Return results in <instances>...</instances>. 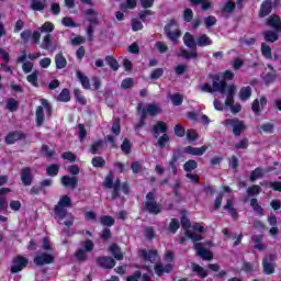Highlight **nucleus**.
Returning a JSON list of instances; mask_svg holds the SVG:
<instances>
[{"mask_svg":"<svg viewBox=\"0 0 281 281\" xmlns=\"http://www.w3.org/2000/svg\"><path fill=\"white\" fill-rule=\"evenodd\" d=\"M138 258L140 262V265L138 266L139 269L153 271L154 267L156 276H164V273H170V271H172L171 263H167L166 266L159 263V255H157V251L155 250L140 249L138 251Z\"/></svg>","mask_w":281,"mask_h":281,"instance_id":"obj_1","label":"nucleus"},{"mask_svg":"<svg viewBox=\"0 0 281 281\" xmlns=\"http://www.w3.org/2000/svg\"><path fill=\"white\" fill-rule=\"evenodd\" d=\"M234 78V72L232 70H226L221 75H210L209 79L212 85L209 82L200 85V91L204 93H225V87H227L226 80H232Z\"/></svg>","mask_w":281,"mask_h":281,"instance_id":"obj_2","label":"nucleus"},{"mask_svg":"<svg viewBox=\"0 0 281 281\" xmlns=\"http://www.w3.org/2000/svg\"><path fill=\"white\" fill-rule=\"evenodd\" d=\"M67 207H71V198L68 195H63L57 205H55V218L59 223V225H66V227H70L74 225V215L67 212Z\"/></svg>","mask_w":281,"mask_h":281,"instance_id":"obj_3","label":"nucleus"},{"mask_svg":"<svg viewBox=\"0 0 281 281\" xmlns=\"http://www.w3.org/2000/svg\"><path fill=\"white\" fill-rule=\"evenodd\" d=\"M223 199L227 200V203L224 206V209L227 210L231 216L236 218L238 216V213L236 212V209H234V205L232 204V189H229V187H224L223 190L220 192L214 203L215 210H218V207H221V201Z\"/></svg>","mask_w":281,"mask_h":281,"instance_id":"obj_4","label":"nucleus"},{"mask_svg":"<svg viewBox=\"0 0 281 281\" xmlns=\"http://www.w3.org/2000/svg\"><path fill=\"white\" fill-rule=\"evenodd\" d=\"M44 252H41L34 258L35 265H52L54 262V255H52V243L49 239H43Z\"/></svg>","mask_w":281,"mask_h":281,"instance_id":"obj_5","label":"nucleus"},{"mask_svg":"<svg viewBox=\"0 0 281 281\" xmlns=\"http://www.w3.org/2000/svg\"><path fill=\"white\" fill-rule=\"evenodd\" d=\"M181 225L183 227V229H186V234L189 238H191V240L196 241V240H201V234H203L205 232V228L203 226H201V224H194L192 226V231L189 229L190 227V220H188V217H182L181 218Z\"/></svg>","mask_w":281,"mask_h":281,"instance_id":"obj_6","label":"nucleus"},{"mask_svg":"<svg viewBox=\"0 0 281 281\" xmlns=\"http://www.w3.org/2000/svg\"><path fill=\"white\" fill-rule=\"evenodd\" d=\"M234 93H236V86H228L226 89L225 105L229 106L232 113H240L243 106L240 105V103H234Z\"/></svg>","mask_w":281,"mask_h":281,"instance_id":"obj_7","label":"nucleus"},{"mask_svg":"<svg viewBox=\"0 0 281 281\" xmlns=\"http://www.w3.org/2000/svg\"><path fill=\"white\" fill-rule=\"evenodd\" d=\"M165 33L169 41H172V43H177V40L181 36V31H179V24H177V21L171 20L165 26Z\"/></svg>","mask_w":281,"mask_h":281,"instance_id":"obj_8","label":"nucleus"},{"mask_svg":"<svg viewBox=\"0 0 281 281\" xmlns=\"http://www.w3.org/2000/svg\"><path fill=\"white\" fill-rule=\"evenodd\" d=\"M41 104H42V106H38L36 110V122H37L38 126H41V124H43V121L45 117L44 113H46L47 116L52 115V105H49L47 100L42 99Z\"/></svg>","mask_w":281,"mask_h":281,"instance_id":"obj_9","label":"nucleus"},{"mask_svg":"<svg viewBox=\"0 0 281 281\" xmlns=\"http://www.w3.org/2000/svg\"><path fill=\"white\" fill-rule=\"evenodd\" d=\"M77 78L81 82L83 89H92V91L100 89V79H98V78H93L91 80V85H90L89 78L83 76V74L80 70H77Z\"/></svg>","mask_w":281,"mask_h":281,"instance_id":"obj_10","label":"nucleus"},{"mask_svg":"<svg viewBox=\"0 0 281 281\" xmlns=\"http://www.w3.org/2000/svg\"><path fill=\"white\" fill-rule=\"evenodd\" d=\"M145 210L149 212V214H159L161 212V206L155 202V193L149 192L146 196V202H145Z\"/></svg>","mask_w":281,"mask_h":281,"instance_id":"obj_11","label":"nucleus"},{"mask_svg":"<svg viewBox=\"0 0 281 281\" xmlns=\"http://www.w3.org/2000/svg\"><path fill=\"white\" fill-rule=\"evenodd\" d=\"M225 126L233 128L234 135L238 136L245 131V123L238 119H227L225 121Z\"/></svg>","mask_w":281,"mask_h":281,"instance_id":"obj_12","label":"nucleus"},{"mask_svg":"<svg viewBox=\"0 0 281 281\" xmlns=\"http://www.w3.org/2000/svg\"><path fill=\"white\" fill-rule=\"evenodd\" d=\"M93 250V241L87 240L81 244V249L76 252L77 260H87V254Z\"/></svg>","mask_w":281,"mask_h":281,"instance_id":"obj_13","label":"nucleus"},{"mask_svg":"<svg viewBox=\"0 0 281 281\" xmlns=\"http://www.w3.org/2000/svg\"><path fill=\"white\" fill-rule=\"evenodd\" d=\"M25 267H27V259L22 256H18L13 259L11 273H19L20 271H23Z\"/></svg>","mask_w":281,"mask_h":281,"instance_id":"obj_14","label":"nucleus"},{"mask_svg":"<svg viewBox=\"0 0 281 281\" xmlns=\"http://www.w3.org/2000/svg\"><path fill=\"white\" fill-rule=\"evenodd\" d=\"M138 113L145 117V115H157L159 113V106L155 104H148L146 108H144V104H138Z\"/></svg>","mask_w":281,"mask_h":281,"instance_id":"obj_15","label":"nucleus"},{"mask_svg":"<svg viewBox=\"0 0 281 281\" xmlns=\"http://www.w3.org/2000/svg\"><path fill=\"white\" fill-rule=\"evenodd\" d=\"M206 150L207 145H204L202 147L188 146L182 149V153H186L187 155H193L195 157H201V155H203Z\"/></svg>","mask_w":281,"mask_h":281,"instance_id":"obj_16","label":"nucleus"},{"mask_svg":"<svg viewBox=\"0 0 281 281\" xmlns=\"http://www.w3.org/2000/svg\"><path fill=\"white\" fill-rule=\"evenodd\" d=\"M194 247L198 256H200V258H202L203 260H212V258L214 257L210 250L203 247V244L198 243Z\"/></svg>","mask_w":281,"mask_h":281,"instance_id":"obj_17","label":"nucleus"},{"mask_svg":"<svg viewBox=\"0 0 281 281\" xmlns=\"http://www.w3.org/2000/svg\"><path fill=\"white\" fill-rule=\"evenodd\" d=\"M26 59H27V55L23 53V55H21L18 58V63H23L22 69L24 74H30V71H32V69L34 68V64H32V61H26Z\"/></svg>","mask_w":281,"mask_h":281,"instance_id":"obj_18","label":"nucleus"},{"mask_svg":"<svg viewBox=\"0 0 281 281\" xmlns=\"http://www.w3.org/2000/svg\"><path fill=\"white\" fill-rule=\"evenodd\" d=\"M267 25H269V27H272L277 32H281L280 16H278V15L269 16L267 20Z\"/></svg>","mask_w":281,"mask_h":281,"instance_id":"obj_19","label":"nucleus"},{"mask_svg":"<svg viewBox=\"0 0 281 281\" xmlns=\"http://www.w3.org/2000/svg\"><path fill=\"white\" fill-rule=\"evenodd\" d=\"M87 21H89L90 25H97L98 23V12L93 9H88L83 12Z\"/></svg>","mask_w":281,"mask_h":281,"instance_id":"obj_20","label":"nucleus"},{"mask_svg":"<svg viewBox=\"0 0 281 281\" xmlns=\"http://www.w3.org/2000/svg\"><path fill=\"white\" fill-rule=\"evenodd\" d=\"M47 7V1L43 0H31V10H34V12H43L45 8Z\"/></svg>","mask_w":281,"mask_h":281,"instance_id":"obj_21","label":"nucleus"},{"mask_svg":"<svg viewBox=\"0 0 281 281\" xmlns=\"http://www.w3.org/2000/svg\"><path fill=\"white\" fill-rule=\"evenodd\" d=\"M61 183L66 188H76V186H78V177L64 176L61 178Z\"/></svg>","mask_w":281,"mask_h":281,"instance_id":"obj_22","label":"nucleus"},{"mask_svg":"<svg viewBox=\"0 0 281 281\" xmlns=\"http://www.w3.org/2000/svg\"><path fill=\"white\" fill-rule=\"evenodd\" d=\"M263 272L267 273V276H271L276 271V267L273 266V258L270 257V259H263Z\"/></svg>","mask_w":281,"mask_h":281,"instance_id":"obj_23","label":"nucleus"},{"mask_svg":"<svg viewBox=\"0 0 281 281\" xmlns=\"http://www.w3.org/2000/svg\"><path fill=\"white\" fill-rule=\"evenodd\" d=\"M98 262L104 269H113V267H115V260L111 257H102Z\"/></svg>","mask_w":281,"mask_h":281,"instance_id":"obj_24","label":"nucleus"},{"mask_svg":"<svg viewBox=\"0 0 281 281\" xmlns=\"http://www.w3.org/2000/svg\"><path fill=\"white\" fill-rule=\"evenodd\" d=\"M273 5L271 3V1H266L261 4V9L259 12V16L262 19L265 16H268V14H271V10H272Z\"/></svg>","mask_w":281,"mask_h":281,"instance_id":"obj_25","label":"nucleus"},{"mask_svg":"<svg viewBox=\"0 0 281 281\" xmlns=\"http://www.w3.org/2000/svg\"><path fill=\"white\" fill-rule=\"evenodd\" d=\"M183 43L187 47L190 49H194L196 47V41L194 40V36L190 33H186L183 36Z\"/></svg>","mask_w":281,"mask_h":281,"instance_id":"obj_26","label":"nucleus"},{"mask_svg":"<svg viewBox=\"0 0 281 281\" xmlns=\"http://www.w3.org/2000/svg\"><path fill=\"white\" fill-rule=\"evenodd\" d=\"M280 32L278 31H266L263 32V38L268 43H276L278 41Z\"/></svg>","mask_w":281,"mask_h":281,"instance_id":"obj_27","label":"nucleus"},{"mask_svg":"<svg viewBox=\"0 0 281 281\" xmlns=\"http://www.w3.org/2000/svg\"><path fill=\"white\" fill-rule=\"evenodd\" d=\"M267 104V99L265 97H261L259 100L256 99L252 102V111L254 113H260V109H262Z\"/></svg>","mask_w":281,"mask_h":281,"instance_id":"obj_28","label":"nucleus"},{"mask_svg":"<svg viewBox=\"0 0 281 281\" xmlns=\"http://www.w3.org/2000/svg\"><path fill=\"white\" fill-rule=\"evenodd\" d=\"M177 56H179L180 58H186L187 60H190L192 58H196L198 53L195 50H192L191 53L181 48L178 50Z\"/></svg>","mask_w":281,"mask_h":281,"instance_id":"obj_29","label":"nucleus"},{"mask_svg":"<svg viewBox=\"0 0 281 281\" xmlns=\"http://www.w3.org/2000/svg\"><path fill=\"white\" fill-rule=\"evenodd\" d=\"M198 47H207V45H212V40L210 36L202 34L196 38Z\"/></svg>","mask_w":281,"mask_h":281,"instance_id":"obj_30","label":"nucleus"},{"mask_svg":"<svg viewBox=\"0 0 281 281\" xmlns=\"http://www.w3.org/2000/svg\"><path fill=\"white\" fill-rule=\"evenodd\" d=\"M110 254L114 256L115 260H122L124 258V255L122 254V250L120 249V246L113 244L109 248Z\"/></svg>","mask_w":281,"mask_h":281,"instance_id":"obj_31","label":"nucleus"},{"mask_svg":"<svg viewBox=\"0 0 281 281\" xmlns=\"http://www.w3.org/2000/svg\"><path fill=\"white\" fill-rule=\"evenodd\" d=\"M189 120H195L196 122H201V124H207L210 122V119H207L206 115H196L194 112H189L188 113Z\"/></svg>","mask_w":281,"mask_h":281,"instance_id":"obj_32","label":"nucleus"},{"mask_svg":"<svg viewBox=\"0 0 281 281\" xmlns=\"http://www.w3.org/2000/svg\"><path fill=\"white\" fill-rule=\"evenodd\" d=\"M22 183L24 186H30L32 183V173L30 171V168H24L21 173Z\"/></svg>","mask_w":281,"mask_h":281,"instance_id":"obj_33","label":"nucleus"},{"mask_svg":"<svg viewBox=\"0 0 281 281\" xmlns=\"http://www.w3.org/2000/svg\"><path fill=\"white\" fill-rule=\"evenodd\" d=\"M104 186H105V188H114L115 192H117V190H120V181L119 180L113 184V173H110L109 176H106Z\"/></svg>","mask_w":281,"mask_h":281,"instance_id":"obj_34","label":"nucleus"},{"mask_svg":"<svg viewBox=\"0 0 281 281\" xmlns=\"http://www.w3.org/2000/svg\"><path fill=\"white\" fill-rule=\"evenodd\" d=\"M19 139H23V134L21 132L11 133L5 137L8 144H14V142H19Z\"/></svg>","mask_w":281,"mask_h":281,"instance_id":"obj_35","label":"nucleus"},{"mask_svg":"<svg viewBox=\"0 0 281 281\" xmlns=\"http://www.w3.org/2000/svg\"><path fill=\"white\" fill-rule=\"evenodd\" d=\"M10 192L9 188H2L0 189V210L3 211L8 207V204L5 203V194Z\"/></svg>","mask_w":281,"mask_h":281,"instance_id":"obj_36","label":"nucleus"},{"mask_svg":"<svg viewBox=\"0 0 281 281\" xmlns=\"http://www.w3.org/2000/svg\"><path fill=\"white\" fill-rule=\"evenodd\" d=\"M251 98V88L250 87H244L239 91V100H249Z\"/></svg>","mask_w":281,"mask_h":281,"instance_id":"obj_37","label":"nucleus"},{"mask_svg":"<svg viewBox=\"0 0 281 281\" xmlns=\"http://www.w3.org/2000/svg\"><path fill=\"white\" fill-rule=\"evenodd\" d=\"M192 269H193L194 273H198V276L200 278H207V270L203 269V267H201L196 263H193Z\"/></svg>","mask_w":281,"mask_h":281,"instance_id":"obj_38","label":"nucleus"},{"mask_svg":"<svg viewBox=\"0 0 281 281\" xmlns=\"http://www.w3.org/2000/svg\"><path fill=\"white\" fill-rule=\"evenodd\" d=\"M191 3H193V5H202V10H210L212 7L210 0H191Z\"/></svg>","mask_w":281,"mask_h":281,"instance_id":"obj_39","label":"nucleus"},{"mask_svg":"<svg viewBox=\"0 0 281 281\" xmlns=\"http://www.w3.org/2000/svg\"><path fill=\"white\" fill-rule=\"evenodd\" d=\"M55 63L57 69H65V67H67V59H65L63 55H57L55 57Z\"/></svg>","mask_w":281,"mask_h":281,"instance_id":"obj_40","label":"nucleus"},{"mask_svg":"<svg viewBox=\"0 0 281 281\" xmlns=\"http://www.w3.org/2000/svg\"><path fill=\"white\" fill-rule=\"evenodd\" d=\"M27 82L33 87H38V71H34L33 74L26 77Z\"/></svg>","mask_w":281,"mask_h":281,"instance_id":"obj_41","label":"nucleus"},{"mask_svg":"<svg viewBox=\"0 0 281 281\" xmlns=\"http://www.w3.org/2000/svg\"><path fill=\"white\" fill-rule=\"evenodd\" d=\"M166 131H168V126L166 125V123L164 122H158L155 126H154V133L156 135H159V133H166Z\"/></svg>","mask_w":281,"mask_h":281,"instance_id":"obj_42","label":"nucleus"},{"mask_svg":"<svg viewBox=\"0 0 281 281\" xmlns=\"http://www.w3.org/2000/svg\"><path fill=\"white\" fill-rule=\"evenodd\" d=\"M261 177H265V171L260 168H257L250 173V181H256L261 179Z\"/></svg>","mask_w":281,"mask_h":281,"instance_id":"obj_43","label":"nucleus"},{"mask_svg":"<svg viewBox=\"0 0 281 281\" xmlns=\"http://www.w3.org/2000/svg\"><path fill=\"white\" fill-rule=\"evenodd\" d=\"M170 100L173 104V106H179L183 102V95L179 93H175L170 95Z\"/></svg>","mask_w":281,"mask_h":281,"instance_id":"obj_44","label":"nucleus"},{"mask_svg":"<svg viewBox=\"0 0 281 281\" xmlns=\"http://www.w3.org/2000/svg\"><path fill=\"white\" fill-rule=\"evenodd\" d=\"M40 32H44L46 34H50V32H54V23L52 22H45L41 27Z\"/></svg>","mask_w":281,"mask_h":281,"instance_id":"obj_45","label":"nucleus"},{"mask_svg":"<svg viewBox=\"0 0 281 281\" xmlns=\"http://www.w3.org/2000/svg\"><path fill=\"white\" fill-rule=\"evenodd\" d=\"M58 170H60V166L50 165L49 167H47L46 172L48 177H56V175H58Z\"/></svg>","mask_w":281,"mask_h":281,"instance_id":"obj_46","label":"nucleus"},{"mask_svg":"<svg viewBox=\"0 0 281 281\" xmlns=\"http://www.w3.org/2000/svg\"><path fill=\"white\" fill-rule=\"evenodd\" d=\"M57 100L59 102H69L70 100V95H69V90L68 89H64L59 95L57 97Z\"/></svg>","mask_w":281,"mask_h":281,"instance_id":"obj_47","label":"nucleus"},{"mask_svg":"<svg viewBox=\"0 0 281 281\" xmlns=\"http://www.w3.org/2000/svg\"><path fill=\"white\" fill-rule=\"evenodd\" d=\"M137 7V0H127L126 3L121 5V10H133Z\"/></svg>","mask_w":281,"mask_h":281,"instance_id":"obj_48","label":"nucleus"},{"mask_svg":"<svg viewBox=\"0 0 281 281\" xmlns=\"http://www.w3.org/2000/svg\"><path fill=\"white\" fill-rule=\"evenodd\" d=\"M261 54L265 56V58H268L269 60L272 58L271 56V47L267 44L261 45Z\"/></svg>","mask_w":281,"mask_h":281,"instance_id":"obj_49","label":"nucleus"},{"mask_svg":"<svg viewBox=\"0 0 281 281\" xmlns=\"http://www.w3.org/2000/svg\"><path fill=\"white\" fill-rule=\"evenodd\" d=\"M105 63H108V65H110L111 69H114V71H117V69L120 68L117 60H115V58H113L111 56H108L105 58Z\"/></svg>","mask_w":281,"mask_h":281,"instance_id":"obj_50","label":"nucleus"},{"mask_svg":"<svg viewBox=\"0 0 281 281\" xmlns=\"http://www.w3.org/2000/svg\"><path fill=\"white\" fill-rule=\"evenodd\" d=\"M199 138V134L194 130H188L187 131V139L188 142H196Z\"/></svg>","mask_w":281,"mask_h":281,"instance_id":"obj_51","label":"nucleus"},{"mask_svg":"<svg viewBox=\"0 0 281 281\" xmlns=\"http://www.w3.org/2000/svg\"><path fill=\"white\" fill-rule=\"evenodd\" d=\"M168 229L169 232H171V234H175V232L179 229V220L177 218L171 220Z\"/></svg>","mask_w":281,"mask_h":281,"instance_id":"obj_52","label":"nucleus"},{"mask_svg":"<svg viewBox=\"0 0 281 281\" xmlns=\"http://www.w3.org/2000/svg\"><path fill=\"white\" fill-rule=\"evenodd\" d=\"M100 221H101V224L105 225L106 227H111V225L115 223V220H113V217L111 216H102Z\"/></svg>","mask_w":281,"mask_h":281,"instance_id":"obj_53","label":"nucleus"},{"mask_svg":"<svg viewBox=\"0 0 281 281\" xmlns=\"http://www.w3.org/2000/svg\"><path fill=\"white\" fill-rule=\"evenodd\" d=\"M196 169V161L189 160L184 164V170L186 172H191V170Z\"/></svg>","mask_w":281,"mask_h":281,"instance_id":"obj_54","label":"nucleus"},{"mask_svg":"<svg viewBox=\"0 0 281 281\" xmlns=\"http://www.w3.org/2000/svg\"><path fill=\"white\" fill-rule=\"evenodd\" d=\"M168 142H170V137H169L167 134L162 135V136L158 139V146H159V148H164V147L168 144Z\"/></svg>","mask_w":281,"mask_h":281,"instance_id":"obj_55","label":"nucleus"},{"mask_svg":"<svg viewBox=\"0 0 281 281\" xmlns=\"http://www.w3.org/2000/svg\"><path fill=\"white\" fill-rule=\"evenodd\" d=\"M61 23L63 25H65V27H78V25L74 23V19L71 18H64Z\"/></svg>","mask_w":281,"mask_h":281,"instance_id":"obj_56","label":"nucleus"},{"mask_svg":"<svg viewBox=\"0 0 281 281\" xmlns=\"http://www.w3.org/2000/svg\"><path fill=\"white\" fill-rule=\"evenodd\" d=\"M122 153H125V155H128L131 153V143L128 139H124L123 144L121 145Z\"/></svg>","mask_w":281,"mask_h":281,"instance_id":"obj_57","label":"nucleus"},{"mask_svg":"<svg viewBox=\"0 0 281 281\" xmlns=\"http://www.w3.org/2000/svg\"><path fill=\"white\" fill-rule=\"evenodd\" d=\"M19 106V103L14 99H9L7 103V109L9 111H16V108Z\"/></svg>","mask_w":281,"mask_h":281,"instance_id":"obj_58","label":"nucleus"},{"mask_svg":"<svg viewBox=\"0 0 281 281\" xmlns=\"http://www.w3.org/2000/svg\"><path fill=\"white\" fill-rule=\"evenodd\" d=\"M250 205L254 209V211L257 212V214H262V207L260 205H258V200L252 199L250 201Z\"/></svg>","mask_w":281,"mask_h":281,"instance_id":"obj_59","label":"nucleus"},{"mask_svg":"<svg viewBox=\"0 0 281 281\" xmlns=\"http://www.w3.org/2000/svg\"><path fill=\"white\" fill-rule=\"evenodd\" d=\"M173 131H175V135H177V137H183L186 135V128H183V126H181V125H176Z\"/></svg>","mask_w":281,"mask_h":281,"instance_id":"obj_60","label":"nucleus"},{"mask_svg":"<svg viewBox=\"0 0 281 281\" xmlns=\"http://www.w3.org/2000/svg\"><path fill=\"white\" fill-rule=\"evenodd\" d=\"M248 196H256V194H260V188L258 186H252L248 189Z\"/></svg>","mask_w":281,"mask_h":281,"instance_id":"obj_61","label":"nucleus"},{"mask_svg":"<svg viewBox=\"0 0 281 281\" xmlns=\"http://www.w3.org/2000/svg\"><path fill=\"white\" fill-rule=\"evenodd\" d=\"M234 8H236V4L232 1L228 0V2H226V4L224 5V12L229 13L234 11Z\"/></svg>","mask_w":281,"mask_h":281,"instance_id":"obj_62","label":"nucleus"},{"mask_svg":"<svg viewBox=\"0 0 281 281\" xmlns=\"http://www.w3.org/2000/svg\"><path fill=\"white\" fill-rule=\"evenodd\" d=\"M204 23H205L206 27H212V25H216V18L210 15L204 19Z\"/></svg>","mask_w":281,"mask_h":281,"instance_id":"obj_63","label":"nucleus"},{"mask_svg":"<svg viewBox=\"0 0 281 281\" xmlns=\"http://www.w3.org/2000/svg\"><path fill=\"white\" fill-rule=\"evenodd\" d=\"M63 159H66L67 161H76V155L71 151H66L61 155Z\"/></svg>","mask_w":281,"mask_h":281,"instance_id":"obj_64","label":"nucleus"}]
</instances>
